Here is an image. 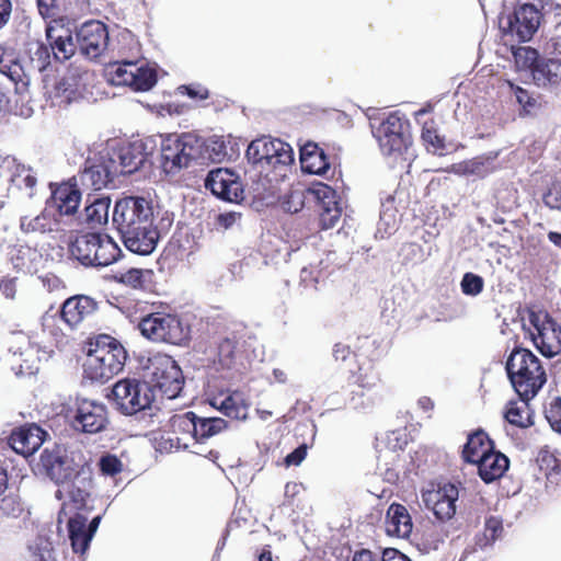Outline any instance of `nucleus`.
Listing matches in <instances>:
<instances>
[{
  "mask_svg": "<svg viewBox=\"0 0 561 561\" xmlns=\"http://www.w3.org/2000/svg\"><path fill=\"white\" fill-rule=\"evenodd\" d=\"M135 307L136 329L146 340L175 346L185 345L190 341V325L178 313L165 311L161 304L157 306L156 302L137 301Z\"/></svg>",
  "mask_w": 561,
  "mask_h": 561,
  "instance_id": "1",
  "label": "nucleus"
},
{
  "mask_svg": "<svg viewBox=\"0 0 561 561\" xmlns=\"http://www.w3.org/2000/svg\"><path fill=\"white\" fill-rule=\"evenodd\" d=\"M83 353L84 379L100 383H105L118 375L128 357L122 342L105 333L88 337L83 344Z\"/></svg>",
  "mask_w": 561,
  "mask_h": 561,
  "instance_id": "2",
  "label": "nucleus"
},
{
  "mask_svg": "<svg viewBox=\"0 0 561 561\" xmlns=\"http://www.w3.org/2000/svg\"><path fill=\"white\" fill-rule=\"evenodd\" d=\"M36 467L42 476L57 486L55 497L64 500L66 483L84 473L90 465L80 454L77 455L66 445L53 444L41 451Z\"/></svg>",
  "mask_w": 561,
  "mask_h": 561,
  "instance_id": "3",
  "label": "nucleus"
},
{
  "mask_svg": "<svg viewBox=\"0 0 561 561\" xmlns=\"http://www.w3.org/2000/svg\"><path fill=\"white\" fill-rule=\"evenodd\" d=\"M505 370L519 399H534L547 382L541 360L527 348L515 347L506 359Z\"/></svg>",
  "mask_w": 561,
  "mask_h": 561,
  "instance_id": "4",
  "label": "nucleus"
},
{
  "mask_svg": "<svg viewBox=\"0 0 561 561\" xmlns=\"http://www.w3.org/2000/svg\"><path fill=\"white\" fill-rule=\"evenodd\" d=\"M73 259L87 267H103L116 262L122 250L107 234L84 232L76 236L69 245Z\"/></svg>",
  "mask_w": 561,
  "mask_h": 561,
  "instance_id": "5",
  "label": "nucleus"
},
{
  "mask_svg": "<svg viewBox=\"0 0 561 561\" xmlns=\"http://www.w3.org/2000/svg\"><path fill=\"white\" fill-rule=\"evenodd\" d=\"M146 376L152 389H159L168 399L179 397L185 381L178 363L172 356L163 353H157L148 358Z\"/></svg>",
  "mask_w": 561,
  "mask_h": 561,
  "instance_id": "6",
  "label": "nucleus"
},
{
  "mask_svg": "<svg viewBox=\"0 0 561 561\" xmlns=\"http://www.w3.org/2000/svg\"><path fill=\"white\" fill-rule=\"evenodd\" d=\"M153 220V207L144 197L126 196L118 199L114 206L113 224L118 232L156 227Z\"/></svg>",
  "mask_w": 561,
  "mask_h": 561,
  "instance_id": "7",
  "label": "nucleus"
},
{
  "mask_svg": "<svg viewBox=\"0 0 561 561\" xmlns=\"http://www.w3.org/2000/svg\"><path fill=\"white\" fill-rule=\"evenodd\" d=\"M201 154L199 139L192 134L170 135L161 145V167L165 173H175L186 168Z\"/></svg>",
  "mask_w": 561,
  "mask_h": 561,
  "instance_id": "8",
  "label": "nucleus"
},
{
  "mask_svg": "<svg viewBox=\"0 0 561 561\" xmlns=\"http://www.w3.org/2000/svg\"><path fill=\"white\" fill-rule=\"evenodd\" d=\"M113 400L125 415H133L151 408L154 400L152 387L137 379L118 380L112 388Z\"/></svg>",
  "mask_w": 561,
  "mask_h": 561,
  "instance_id": "9",
  "label": "nucleus"
},
{
  "mask_svg": "<svg viewBox=\"0 0 561 561\" xmlns=\"http://www.w3.org/2000/svg\"><path fill=\"white\" fill-rule=\"evenodd\" d=\"M373 134L385 156L402 154L412 142L409 121L398 112L390 113Z\"/></svg>",
  "mask_w": 561,
  "mask_h": 561,
  "instance_id": "10",
  "label": "nucleus"
},
{
  "mask_svg": "<svg viewBox=\"0 0 561 561\" xmlns=\"http://www.w3.org/2000/svg\"><path fill=\"white\" fill-rule=\"evenodd\" d=\"M527 313L537 350L549 358L561 353V325L547 311L528 309Z\"/></svg>",
  "mask_w": 561,
  "mask_h": 561,
  "instance_id": "11",
  "label": "nucleus"
},
{
  "mask_svg": "<svg viewBox=\"0 0 561 561\" xmlns=\"http://www.w3.org/2000/svg\"><path fill=\"white\" fill-rule=\"evenodd\" d=\"M106 76L113 85L128 87L133 91L144 92L157 83V72L147 66L134 61H115L106 67Z\"/></svg>",
  "mask_w": 561,
  "mask_h": 561,
  "instance_id": "12",
  "label": "nucleus"
},
{
  "mask_svg": "<svg viewBox=\"0 0 561 561\" xmlns=\"http://www.w3.org/2000/svg\"><path fill=\"white\" fill-rule=\"evenodd\" d=\"M93 477L91 467L85 468L84 473H80L76 479L66 483L64 486L65 497L58 514L61 516L88 515L92 510L90 505L92 499Z\"/></svg>",
  "mask_w": 561,
  "mask_h": 561,
  "instance_id": "13",
  "label": "nucleus"
},
{
  "mask_svg": "<svg viewBox=\"0 0 561 561\" xmlns=\"http://www.w3.org/2000/svg\"><path fill=\"white\" fill-rule=\"evenodd\" d=\"M247 159L252 164L276 168L289 165L294 162L291 147L280 139L261 137L252 140L245 151Z\"/></svg>",
  "mask_w": 561,
  "mask_h": 561,
  "instance_id": "14",
  "label": "nucleus"
},
{
  "mask_svg": "<svg viewBox=\"0 0 561 561\" xmlns=\"http://www.w3.org/2000/svg\"><path fill=\"white\" fill-rule=\"evenodd\" d=\"M71 417L72 427L87 434L100 433L108 424L105 404L90 399H78Z\"/></svg>",
  "mask_w": 561,
  "mask_h": 561,
  "instance_id": "15",
  "label": "nucleus"
},
{
  "mask_svg": "<svg viewBox=\"0 0 561 561\" xmlns=\"http://www.w3.org/2000/svg\"><path fill=\"white\" fill-rule=\"evenodd\" d=\"M76 39L80 53L90 60H96L108 46L107 26L101 21H88L77 30Z\"/></svg>",
  "mask_w": 561,
  "mask_h": 561,
  "instance_id": "16",
  "label": "nucleus"
},
{
  "mask_svg": "<svg viewBox=\"0 0 561 561\" xmlns=\"http://www.w3.org/2000/svg\"><path fill=\"white\" fill-rule=\"evenodd\" d=\"M458 497L459 491L453 483H445L437 489L427 490L422 494L425 506L440 522L449 520L455 516Z\"/></svg>",
  "mask_w": 561,
  "mask_h": 561,
  "instance_id": "17",
  "label": "nucleus"
},
{
  "mask_svg": "<svg viewBox=\"0 0 561 561\" xmlns=\"http://www.w3.org/2000/svg\"><path fill=\"white\" fill-rule=\"evenodd\" d=\"M205 187L222 201L238 203L243 198V187L238 175L228 169L211 170L205 180Z\"/></svg>",
  "mask_w": 561,
  "mask_h": 561,
  "instance_id": "18",
  "label": "nucleus"
},
{
  "mask_svg": "<svg viewBox=\"0 0 561 561\" xmlns=\"http://www.w3.org/2000/svg\"><path fill=\"white\" fill-rule=\"evenodd\" d=\"M46 39L54 58L64 62L69 60L77 50L72 31L62 22L54 20L46 27Z\"/></svg>",
  "mask_w": 561,
  "mask_h": 561,
  "instance_id": "19",
  "label": "nucleus"
},
{
  "mask_svg": "<svg viewBox=\"0 0 561 561\" xmlns=\"http://www.w3.org/2000/svg\"><path fill=\"white\" fill-rule=\"evenodd\" d=\"M308 194L318 203L319 225L322 230L333 228L340 220L342 209L333 188L327 184L309 188Z\"/></svg>",
  "mask_w": 561,
  "mask_h": 561,
  "instance_id": "20",
  "label": "nucleus"
},
{
  "mask_svg": "<svg viewBox=\"0 0 561 561\" xmlns=\"http://www.w3.org/2000/svg\"><path fill=\"white\" fill-rule=\"evenodd\" d=\"M96 302L92 298L76 295L64 301L59 317L70 330H76L96 311Z\"/></svg>",
  "mask_w": 561,
  "mask_h": 561,
  "instance_id": "21",
  "label": "nucleus"
},
{
  "mask_svg": "<svg viewBox=\"0 0 561 561\" xmlns=\"http://www.w3.org/2000/svg\"><path fill=\"white\" fill-rule=\"evenodd\" d=\"M541 13L531 3H524L518 7L510 19V31L515 33L520 42H528L533 38L540 24Z\"/></svg>",
  "mask_w": 561,
  "mask_h": 561,
  "instance_id": "22",
  "label": "nucleus"
},
{
  "mask_svg": "<svg viewBox=\"0 0 561 561\" xmlns=\"http://www.w3.org/2000/svg\"><path fill=\"white\" fill-rule=\"evenodd\" d=\"M19 228L23 234L31 237H47L61 230L60 220L48 210V207L37 215L21 216Z\"/></svg>",
  "mask_w": 561,
  "mask_h": 561,
  "instance_id": "23",
  "label": "nucleus"
},
{
  "mask_svg": "<svg viewBox=\"0 0 561 561\" xmlns=\"http://www.w3.org/2000/svg\"><path fill=\"white\" fill-rule=\"evenodd\" d=\"M51 196L47 205L55 208L59 216L75 215L81 201V192L76 183L64 182L57 185H50Z\"/></svg>",
  "mask_w": 561,
  "mask_h": 561,
  "instance_id": "24",
  "label": "nucleus"
},
{
  "mask_svg": "<svg viewBox=\"0 0 561 561\" xmlns=\"http://www.w3.org/2000/svg\"><path fill=\"white\" fill-rule=\"evenodd\" d=\"M46 432L36 424L21 426L9 436L10 447L20 455H33L44 443Z\"/></svg>",
  "mask_w": 561,
  "mask_h": 561,
  "instance_id": "25",
  "label": "nucleus"
},
{
  "mask_svg": "<svg viewBox=\"0 0 561 561\" xmlns=\"http://www.w3.org/2000/svg\"><path fill=\"white\" fill-rule=\"evenodd\" d=\"M119 234L126 249L139 255L151 254L160 238L157 227L138 228L129 232H119Z\"/></svg>",
  "mask_w": 561,
  "mask_h": 561,
  "instance_id": "26",
  "label": "nucleus"
},
{
  "mask_svg": "<svg viewBox=\"0 0 561 561\" xmlns=\"http://www.w3.org/2000/svg\"><path fill=\"white\" fill-rule=\"evenodd\" d=\"M354 366L350 364L346 367L353 383L363 389L374 388L380 381L374 360L365 356L364 353H354Z\"/></svg>",
  "mask_w": 561,
  "mask_h": 561,
  "instance_id": "27",
  "label": "nucleus"
},
{
  "mask_svg": "<svg viewBox=\"0 0 561 561\" xmlns=\"http://www.w3.org/2000/svg\"><path fill=\"white\" fill-rule=\"evenodd\" d=\"M386 531L389 536L409 538L413 529L408 508L400 503H392L386 514Z\"/></svg>",
  "mask_w": 561,
  "mask_h": 561,
  "instance_id": "28",
  "label": "nucleus"
},
{
  "mask_svg": "<svg viewBox=\"0 0 561 561\" xmlns=\"http://www.w3.org/2000/svg\"><path fill=\"white\" fill-rule=\"evenodd\" d=\"M474 465L478 467V473L485 483H492L503 477L510 466L508 458L501 451L493 450L484 455Z\"/></svg>",
  "mask_w": 561,
  "mask_h": 561,
  "instance_id": "29",
  "label": "nucleus"
},
{
  "mask_svg": "<svg viewBox=\"0 0 561 561\" xmlns=\"http://www.w3.org/2000/svg\"><path fill=\"white\" fill-rule=\"evenodd\" d=\"M301 169L309 174L323 175L330 169L328 154L314 142H307L300 148Z\"/></svg>",
  "mask_w": 561,
  "mask_h": 561,
  "instance_id": "30",
  "label": "nucleus"
},
{
  "mask_svg": "<svg viewBox=\"0 0 561 561\" xmlns=\"http://www.w3.org/2000/svg\"><path fill=\"white\" fill-rule=\"evenodd\" d=\"M114 164L115 161L110 159L107 162L102 161L90 165L81 175L83 184L90 185L94 191H100L106 187L118 174L117 167Z\"/></svg>",
  "mask_w": 561,
  "mask_h": 561,
  "instance_id": "31",
  "label": "nucleus"
},
{
  "mask_svg": "<svg viewBox=\"0 0 561 561\" xmlns=\"http://www.w3.org/2000/svg\"><path fill=\"white\" fill-rule=\"evenodd\" d=\"M495 449L494 443L483 430H477L468 435L467 443L463 445L461 457L467 463H476L486 454Z\"/></svg>",
  "mask_w": 561,
  "mask_h": 561,
  "instance_id": "32",
  "label": "nucleus"
},
{
  "mask_svg": "<svg viewBox=\"0 0 561 561\" xmlns=\"http://www.w3.org/2000/svg\"><path fill=\"white\" fill-rule=\"evenodd\" d=\"M211 404L222 414L234 420H245L250 408L245 394L239 390L229 392L220 400L219 398H214Z\"/></svg>",
  "mask_w": 561,
  "mask_h": 561,
  "instance_id": "33",
  "label": "nucleus"
},
{
  "mask_svg": "<svg viewBox=\"0 0 561 561\" xmlns=\"http://www.w3.org/2000/svg\"><path fill=\"white\" fill-rule=\"evenodd\" d=\"M117 158L119 160L118 174H131L136 172L146 162L144 145L141 142H129L118 149Z\"/></svg>",
  "mask_w": 561,
  "mask_h": 561,
  "instance_id": "34",
  "label": "nucleus"
},
{
  "mask_svg": "<svg viewBox=\"0 0 561 561\" xmlns=\"http://www.w3.org/2000/svg\"><path fill=\"white\" fill-rule=\"evenodd\" d=\"M88 515L69 516L67 527L71 547L77 553H84L92 540L87 528Z\"/></svg>",
  "mask_w": 561,
  "mask_h": 561,
  "instance_id": "35",
  "label": "nucleus"
},
{
  "mask_svg": "<svg viewBox=\"0 0 561 561\" xmlns=\"http://www.w3.org/2000/svg\"><path fill=\"white\" fill-rule=\"evenodd\" d=\"M504 527L503 520L497 516H489L484 520L483 531L478 534L474 538V546L467 547L465 554L476 552L478 549H485L492 546L503 535Z\"/></svg>",
  "mask_w": 561,
  "mask_h": 561,
  "instance_id": "36",
  "label": "nucleus"
},
{
  "mask_svg": "<svg viewBox=\"0 0 561 561\" xmlns=\"http://www.w3.org/2000/svg\"><path fill=\"white\" fill-rule=\"evenodd\" d=\"M0 72L14 83L24 82V68L13 47L0 45Z\"/></svg>",
  "mask_w": 561,
  "mask_h": 561,
  "instance_id": "37",
  "label": "nucleus"
},
{
  "mask_svg": "<svg viewBox=\"0 0 561 561\" xmlns=\"http://www.w3.org/2000/svg\"><path fill=\"white\" fill-rule=\"evenodd\" d=\"M529 401L520 399L519 401H510L506 405L504 417L513 426L527 428L534 425V413L529 407Z\"/></svg>",
  "mask_w": 561,
  "mask_h": 561,
  "instance_id": "38",
  "label": "nucleus"
},
{
  "mask_svg": "<svg viewBox=\"0 0 561 561\" xmlns=\"http://www.w3.org/2000/svg\"><path fill=\"white\" fill-rule=\"evenodd\" d=\"M505 83L507 84L511 93L515 95L516 102L519 105L518 115L520 117L534 115L536 111L540 108V95L515 84L511 80H505Z\"/></svg>",
  "mask_w": 561,
  "mask_h": 561,
  "instance_id": "39",
  "label": "nucleus"
},
{
  "mask_svg": "<svg viewBox=\"0 0 561 561\" xmlns=\"http://www.w3.org/2000/svg\"><path fill=\"white\" fill-rule=\"evenodd\" d=\"M228 422L221 417H204L196 414V431L193 433L195 443H205L208 438L221 433Z\"/></svg>",
  "mask_w": 561,
  "mask_h": 561,
  "instance_id": "40",
  "label": "nucleus"
},
{
  "mask_svg": "<svg viewBox=\"0 0 561 561\" xmlns=\"http://www.w3.org/2000/svg\"><path fill=\"white\" fill-rule=\"evenodd\" d=\"M241 339L242 335L233 331L219 340L217 345V357L218 363L222 368H230L234 364Z\"/></svg>",
  "mask_w": 561,
  "mask_h": 561,
  "instance_id": "41",
  "label": "nucleus"
},
{
  "mask_svg": "<svg viewBox=\"0 0 561 561\" xmlns=\"http://www.w3.org/2000/svg\"><path fill=\"white\" fill-rule=\"evenodd\" d=\"M171 431L180 435L178 440L192 438L193 433L196 431V413L193 411H186L183 413L174 414L169 420Z\"/></svg>",
  "mask_w": 561,
  "mask_h": 561,
  "instance_id": "42",
  "label": "nucleus"
},
{
  "mask_svg": "<svg viewBox=\"0 0 561 561\" xmlns=\"http://www.w3.org/2000/svg\"><path fill=\"white\" fill-rule=\"evenodd\" d=\"M516 64L523 68L529 70L531 78L534 79V72L537 66L542 60V56L536 48L530 46L518 47L513 51Z\"/></svg>",
  "mask_w": 561,
  "mask_h": 561,
  "instance_id": "43",
  "label": "nucleus"
},
{
  "mask_svg": "<svg viewBox=\"0 0 561 561\" xmlns=\"http://www.w3.org/2000/svg\"><path fill=\"white\" fill-rule=\"evenodd\" d=\"M37 353V350L30 343L19 354L14 352V355H18L16 362L21 374L34 375L38 371L41 360Z\"/></svg>",
  "mask_w": 561,
  "mask_h": 561,
  "instance_id": "44",
  "label": "nucleus"
},
{
  "mask_svg": "<svg viewBox=\"0 0 561 561\" xmlns=\"http://www.w3.org/2000/svg\"><path fill=\"white\" fill-rule=\"evenodd\" d=\"M421 138L426 149L434 153H442L446 148L445 139L438 134L434 119L424 123Z\"/></svg>",
  "mask_w": 561,
  "mask_h": 561,
  "instance_id": "45",
  "label": "nucleus"
},
{
  "mask_svg": "<svg viewBox=\"0 0 561 561\" xmlns=\"http://www.w3.org/2000/svg\"><path fill=\"white\" fill-rule=\"evenodd\" d=\"M151 270L129 268L115 276L117 283L133 289H145L146 276H151Z\"/></svg>",
  "mask_w": 561,
  "mask_h": 561,
  "instance_id": "46",
  "label": "nucleus"
},
{
  "mask_svg": "<svg viewBox=\"0 0 561 561\" xmlns=\"http://www.w3.org/2000/svg\"><path fill=\"white\" fill-rule=\"evenodd\" d=\"M463 171L467 174L485 178L495 171L491 158L476 157L465 163Z\"/></svg>",
  "mask_w": 561,
  "mask_h": 561,
  "instance_id": "47",
  "label": "nucleus"
},
{
  "mask_svg": "<svg viewBox=\"0 0 561 561\" xmlns=\"http://www.w3.org/2000/svg\"><path fill=\"white\" fill-rule=\"evenodd\" d=\"M31 255L30 248L19 247L11 252L10 261L18 272L30 273L32 268Z\"/></svg>",
  "mask_w": 561,
  "mask_h": 561,
  "instance_id": "48",
  "label": "nucleus"
},
{
  "mask_svg": "<svg viewBox=\"0 0 561 561\" xmlns=\"http://www.w3.org/2000/svg\"><path fill=\"white\" fill-rule=\"evenodd\" d=\"M85 219L91 225H101L107 218V206L100 199L87 206Z\"/></svg>",
  "mask_w": 561,
  "mask_h": 561,
  "instance_id": "49",
  "label": "nucleus"
},
{
  "mask_svg": "<svg viewBox=\"0 0 561 561\" xmlns=\"http://www.w3.org/2000/svg\"><path fill=\"white\" fill-rule=\"evenodd\" d=\"M461 290L465 295L477 296L483 290V278L473 273H466L460 283Z\"/></svg>",
  "mask_w": 561,
  "mask_h": 561,
  "instance_id": "50",
  "label": "nucleus"
},
{
  "mask_svg": "<svg viewBox=\"0 0 561 561\" xmlns=\"http://www.w3.org/2000/svg\"><path fill=\"white\" fill-rule=\"evenodd\" d=\"M545 414L551 427L561 433V397L551 400L545 410Z\"/></svg>",
  "mask_w": 561,
  "mask_h": 561,
  "instance_id": "51",
  "label": "nucleus"
},
{
  "mask_svg": "<svg viewBox=\"0 0 561 561\" xmlns=\"http://www.w3.org/2000/svg\"><path fill=\"white\" fill-rule=\"evenodd\" d=\"M100 470L105 476H116L122 471V461L115 455H104L99 461Z\"/></svg>",
  "mask_w": 561,
  "mask_h": 561,
  "instance_id": "52",
  "label": "nucleus"
},
{
  "mask_svg": "<svg viewBox=\"0 0 561 561\" xmlns=\"http://www.w3.org/2000/svg\"><path fill=\"white\" fill-rule=\"evenodd\" d=\"M51 55L53 54L49 46L41 43L34 51L32 62L35 64V67L38 69V71H44L50 65Z\"/></svg>",
  "mask_w": 561,
  "mask_h": 561,
  "instance_id": "53",
  "label": "nucleus"
},
{
  "mask_svg": "<svg viewBox=\"0 0 561 561\" xmlns=\"http://www.w3.org/2000/svg\"><path fill=\"white\" fill-rule=\"evenodd\" d=\"M0 510L7 516L18 517L23 512L22 504L18 496L7 495L0 500Z\"/></svg>",
  "mask_w": 561,
  "mask_h": 561,
  "instance_id": "54",
  "label": "nucleus"
},
{
  "mask_svg": "<svg viewBox=\"0 0 561 561\" xmlns=\"http://www.w3.org/2000/svg\"><path fill=\"white\" fill-rule=\"evenodd\" d=\"M360 348L352 351L348 345L339 342L333 346V357L336 362L346 363L348 359H354V353H362Z\"/></svg>",
  "mask_w": 561,
  "mask_h": 561,
  "instance_id": "55",
  "label": "nucleus"
},
{
  "mask_svg": "<svg viewBox=\"0 0 561 561\" xmlns=\"http://www.w3.org/2000/svg\"><path fill=\"white\" fill-rule=\"evenodd\" d=\"M307 196H310L307 191H293L288 195L286 202L287 210L290 213H297L304 207V202Z\"/></svg>",
  "mask_w": 561,
  "mask_h": 561,
  "instance_id": "56",
  "label": "nucleus"
},
{
  "mask_svg": "<svg viewBox=\"0 0 561 561\" xmlns=\"http://www.w3.org/2000/svg\"><path fill=\"white\" fill-rule=\"evenodd\" d=\"M307 456V446L300 445L285 457V465L299 466Z\"/></svg>",
  "mask_w": 561,
  "mask_h": 561,
  "instance_id": "57",
  "label": "nucleus"
},
{
  "mask_svg": "<svg viewBox=\"0 0 561 561\" xmlns=\"http://www.w3.org/2000/svg\"><path fill=\"white\" fill-rule=\"evenodd\" d=\"M542 201L546 206L551 209L561 208V192L554 188H549L543 195Z\"/></svg>",
  "mask_w": 561,
  "mask_h": 561,
  "instance_id": "58",
  "label": "nucleus"
},
{
  "mask_svg": "<svg viewBox=\"0 0 561 561\" xmlns=\"http://www.w3.org/2000/svg\"><path fill=\"white\" fill-rule=\"evenodd\" d=\"M0 294L5 298L13 299L16 294V284L14 278L3 277L0 279Z\"/></svg>",
  "mask_w": 561,
  "mask_h": 561,
  "instance_id": "59",
  "label": "nucleus"
},
{
  "mask_svg": "<svg viewBox=\"0 0 561 561\" xmlns=\"http://www.w3.org/2000/svg\"><path fill=\"white\" fill-rule=\"evenodd\" d=\"M540 469L554 470L558 467V459L549 451H541L538 456Z\"/></svg>",
  "mask_w": 561,
  "mask_h": 561,
  "instance_id": "60",
  "label": "nucleus"
},
{
  "mask_svg": "<svg viewBox=\"0 0 561 561\" xmlns=\"http://www.w3.org/2000/svg\"><path fill=\"white\" fill-rule=\"evenodd\" d=\"M181 89H184L186 94L194 100H206L209 96V91L202 85H183Z\"/></svg>",
  "mask_w": 561,
  "mask_h": 561,
  "instance_id": "61",
  "label": "nucleus"
},
{
  "mask_svg": "<svg viewBox=\"0 0 561 561\" xmlns=\"http://www.w3.org/2000/svg\"><path fill=\"white\" fill-rule=\"evenodd\" d=\"M381 561H411L409 557L394 548H386L382 551Z\"/></svg>",
  "mask_w": 561,
  "mask_h": 561,
  "instance_id": "62",
  "label": "nucleus"
},
{
  "mask_svg": "<svg viewBox=\"0 0 561 561\" xmlns=\"http://www.w3.org/2000/svg\"><path fill=\"white\" fill-rule=\"evenodd\" d=\"M55 322H56L55 316H45L43 318L44 331L48 332L50 335H53L55 337L62 336L64 334L61 333V331L58 328H56Z\"/></svg>",
  "mask_w": 561,
  "mask_h": 561,
  "instance_id": "63",
  "label": "nucleus"
},
{
  "mask_svg": "<svg viewBox=\"0 0 561 561\" xmlns=\"http://www.w3.org/2000/svg\"><path fill=\"white\" fill-rule=\"evenodd\" d=\"M353 561H381L380 558L367 549H362L360 551H357L354 557Z\"/></svg>",
  "mask_w": 561,
  "mask_h": 561,
  "instance_id": "64",
  "label": "nucleus"
}]
</instances>
